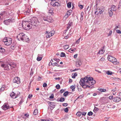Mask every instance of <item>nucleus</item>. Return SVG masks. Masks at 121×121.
<instances>
[{"label": "nucleus", "instance_id": "nucleus-37", "mask_svg": "<svg viewBox=\"0 0 121 121\" xmlns=\"http://www.w3.org/2000/svg\"><path fill=\"white\" fill-rule=\"evenodd\" d=\"M67 7L69 8H70L71 7V3L70 2H69L67 4Z\"/></svg>", "mask_w": 121, "mask_h": 121}, {"label": "nucleus", "instance_id": "nucleus-6", "mask_svg": "<svg viewBox=\"0 0 121 121\" xmlns=\"http://www.w3.org/2000/svg\"><path fill=\"white\" fill-rule=\"evenodd\" d=\"M116 10V6L114 5L112 6L111 8L108 9V13L109 14V16L111 17L112 16L113 13L112 11H115Z\"/></svg>", "mask_w": 121, "mask_h": 121}, {"label": "nucleus", "instance_id": "nucleus-17", "mask_svg": "<svg viewBox=\"0 0 121 121\" xmlns=\"http://www.w3.org/2000/svg\"><path fill=\"white\" fill-rule=\"evenodd\" d=\"M16 65V64L15 63H12L11 62V64H9V65L11 69H12L15 67Z\"/></svg>", "mask_w": 121, "mask_h": 121}, {"label": "nucleus", "instance_id": "nucleus-63", "mask_svg": "<svg viewBox=\"0 0 121 121\" xmlns=\"http://www.w3.org/2000/svg\"><path fill=\"white\" fill-rule=\"evenodd\" d=\"M40 120L42 121H50L49 120L47 119H41Z\"/></svg>", "mask_w": 121, "mask_h": 121}, {"label": "nucleus", "instance_id": "nucleus-32", "mask_svg": "<svg viewBox=\"0 0 121 121\" xmlns=\"http://www.w3.org/2000/svg\"><path fill=\"white\" fill-rule=\"evenodd\" d=\"M99 110V109L97 108L95 106L93 110V111L95 112L98 111Z\"/></svg>", "mask_w": 121, "mask_h": 121}, {"label": "nucleus", "instance_id": "nucleus-44", "mask_svg": "<svg viewBox=\"0 0 121 121\" xmlns=\"http://www.w3.org/2000/svg\"><path fill=\"white\" fill-rule=\"evenodd\" d=\"M24 101V99H22L21 100L20 102L19 103V105H20L22 104V103Z\"/></svg>", "mask_w": 121, "mask_h": 121}, {"label": "nucleus", "instance_id": "nucleus-4", "mask_svg": "<svg viewBox=\"0 0 121 121\" xmlns=\"http://www.w3.org/2000/svg\"><path fill=\"white\" fill-rule=\"evenodd\" d=\"M85 77H87V79L88 80L87 82V83H88L89 85L91 86H94V85L96 83V81L93 79V78L86 76Z\"/></svg>", "mask_w": 121, "mask_h": 121}, {"label": "nucleus", "instance_id": "nucleus-45", "mask_svg": "<svg viewBox=\"0 0 121 121\" xmlns=\"http://www.w3.org/2000/svg\"><path fill=\"white\" fill-rule=\"evenodd\" d=\"M76 48H74L73 49H71V48L69 50V51H70V52H75L76 50Z\"/></svg>", "mask_w": 121, "mask_h": 121}, {"label": "nucleus", "instance_id": "nucleus-7", "mask_svg": "<svg viewBox=\"0 0 121 121\" xmlns=\"http://www.w3.org/2000/svg\"><path fill=\"white\" fill-rule=\"evenodd\" d=\"M87 78V77H85L81 79L80 82V85L82 86H83L84 85H85V84L87 83L88 80L86 78Z\"/></svg>", "mask_w": 121, "mask_h": 121}, {"label": "nucleus", "instance_id": "nucleus-28", "mask_svg": "<svg viewBox=\"0 0 121 121\" xmlns=\"http://www.w3.org/2000/svg\"><path fill=\"white\" fill-rule=\"evenodd\" d=\"M104 52V50L102 49L100 50H99L98 53V54H103Z\"/></svg>", "mask_w": 121, "mask_h": 121}, {"label": "nucleus", "instance_id": "nucleus-2", "mask_svg": "<svg viewBox=\"0 0 121 121\" xmlns=\"http://www.w3.org/2000/svg\"><path fill=\"white\" fill-rule=\"evenodd\" d=\"M19 40H23L24 42H29L30 41L29 38L23 33H21L18 35L17 37Z\"/></svg>", "mask_w": 121, "mask_h": 121}, {"label": "nucleus", "instance_id": "nucleus-53", "mask_svg": "<svg viewBox=\"0 0 121 121\" xmlns=\"http://www.w3.org/2000/svg\"><path fill=\"white\" fill-rule=\"evenodd\" d=\"M105 60V59L104 57H102L101 58L100 60L102 61H104Z\"/></svg>", "mask_w": 121, "mask_h": 121}, {"label": "nucleus", "instance_id": "nucleus-51", "mask_svg": "<svg viewBox=\"0 0 121 121\" xmlns=\"http://www.w3.org/2000/svg\"><path fill=\"white\" fill-rule=\"evenodd\" d=\"M56 87L57 89H59L60 88V86L58 84H57L56 85Z\"/></svg>", "mask_w": 121, "mask_h": 121}, {"label": "nucleus", "instance_id": "nucleus-54", "mask_svg": "<svg viewBox=\"0 0 121 121\" xmlns=\"http://www.w3.org/2000/svg\"><path fill=\"white\" fill-rule=\"evenodd\" d=\"M100 0H96V5H97V4L100 2Z\"/></svg>", "mask_w": 121, "mask_h": 121}, {"label": "nucleus", "instance_id": "nucleus-23", "mask_svg": "<svg viewBox=\"0 0 121 121\" xmlns=\"http://www.w3.org/2000/svg\"><path fill=\"white\" fill-rule=\"evenodd\" d=\"M40 55H38L37 57V60L38 61H40L41 60L42 58V57L40 56Z\"/></svg>", "mask_w": 121, "mask_h": 121}, {"label": "nucleus", "instance_id": "nucleus-36", "mask_svg": "<svg viewBox=\"0 0 121 121\" xmlns=\"http://www.w3.org/2000/svg\"><path fill=\"white\" fill-rule=\"evenodd\" d=\"M69 92L67 91L65 92L64 94L63 95L65 96H66L68 94Z\"/></svg>", "mask_w": 121, "mask_h": 121}, {"label": "nucleus", "instance_id": "nucleus-10", "mask_svg": "<svg viewBox=\"0 0 121 121\" xmlns=\"http://www.w3.org/2000/svg\"><path fill=\"white\" fill-rule=\"evenodd\" d=\"M55 33L54 31L53 30L49 32L48 31H47L46 32L45 34H48V35H46V37L48 38H49L53 35Z\"/></svg>", "mask_w": 121, "mask_h": 121}, {"label": "nucleus", "instance_id": "nucleus-58", "mask_svg": "<svg viewBox=\"0 0 121 121\" xmlns=\"http://www.w3.org/2000/svg\"><path fill=\"white\" fill-rule=\"evenodd\" d=\"M54 97V95L53 94H52L50 96L49 98L51 99H52Z\"/></svg>", "mask_w": 121, "mask_h": 121}, {"label": "nucleus", "instance_id": "nucleus-24", "mask_svg": "<svg viewBox=\"0 0 121 121\" xmlns=\"http://www.w3.org/2000/svg\"><path fill=\"white\" fill-rule=\"evenodd\" d=\"M5 50L0 45V52H5Z\"/></svg>", "mask_w": 121, "mask_h": 121}, {"label": "nucleus", "instance_id": "nucleus-56", "mask_svg": "<svg viewBox=\"0 0 121 121\" xmlns=\"http://www.w3.org/2000/svg\"><path fill=\"white\" fill-rule=\"evenodd\" d=\"M112 33V30H110V31L109 32V34L108 35V36H109L111 35Z\"/></svg>", "mask_w": 121, "mask_h": 121}, {"label": "nucleus", "instance_id": "nucleus-9", "mask_svg": "<svg viewBox=\"0 0 121 121\" xmlns=\"http://www.w3.org/2000/svg\"><path fill=\"white\" fill-rule=\"evenodd\" d=\"M1 67L3 68L5 70L8 71L9 70V67L8 65L9 64H8L7 63L6 64L4 63H3V62H1Z\"/></svg>", "mask_w": 121, "mask_h": 121}, {"label": "nucleus", "instance_id": "nucleus-55", "mask_svg": "<svg viewBox=\"0 0 121 121\" xmlns=\"http://www.w3.org/2000/svg\"><path fill=\"white\" fill-rule=\"evenodd\" d=\"M79 7L80 8V9H82L83 7V6L82 5H78Z\"/></svg>", "mask_w": 121, "mask_h": 121}, {"label": "nucleus", "instance_id": "nucleus-50", "mask_svg": "<svg viewBox=\"0 0 121 121\" xmlns=\"http://www.w3.org/2000/svg\"><path fill=\"white\" fill-rule=\"evenodd\" d=\"M93 114V113L91 111L89 112L88 113V115L89 116Z\"/></svg>", "mask_w": 121, "mask_h": 121}, {"label": "nucleus", "instance_id": "nucleus-22", "mask_svg": "<svg viewBox=\"0 0 121 121\" xmlns=\"http://www.w3.org/2000/svg\"><path fill=\"white\" fill-rule=\"evenodd\" d=\"M6 63L8 64H9H9H11V62L12 61L10 58H8L6 60Z\"/></svg>", "mask_w": 121, "mask_h": 121}, {"label": "nucleus", "instance_id": "nucleus-64", "mask_svg": "<svg viewBox=\"0 0 121 121\" xmlns=\"http://www.w3.org/2000/svg\"><path fill=\"white\" fill-rule=\"evenodd\" d=\"M86 114V112H82V114L83 115L85 116Z\"/></svg>", "mask_w": 121, "mask_h": 121}, {"label": "nucleus", "instance_id": "nucleus-11", "mask_svg": "<svg viewBox=\"0 0 121 121\" xmlns=\"http://www.w3.org/2000/svg\"><path fill=\"white\" fill-rule=\"evenodd\" d=\"M12 107H10L8 103H4L2 107V108L4 110H6Z\"/></svg>", "mask_w": 121, "mask_h": 121}, {"label": "nucleus", "instance_id": "nucleus-49", "mask_svg": "<svg viewBox=\"0 0 121 121\" xmlns=\"http://www.w3.org/2000/svg\"><path fill=\"white\" fill-rule=\"evenodd\" d=\"M50 103V105H52L53 106V107H54L55 105H54V103H53L49 102Z\"/></svg>", "mask_w": 121, "mask_h": 121}, {"label": "nucleus", "instance_id": "nucleus-35", "mask_svg": "<svg viewBox=\"0 0 121 121\" xmlns=\"http://www.w3.org/2000/svg\"><path fill=\"white\" fill-rule=\"evenodd\" d=\"M75 87V86L72 85L70 86V88L72 90L74 91Z\"/></svg>", "mask_w": 121, "mask_h": 121}, {"label": "nucleus", "instance_id": "nucleus-38", "mask_svg": "<svg viewBox=\"0 0 121 121\" xmlns=\"http://www.w3.org/2000/svg\"><path fill=\"white\" fill-rule=\"evenodd\" d=\"M81 38V37H80L75 42V44H78L79 43Z\"/></svg>", "mask_w": 121, "mask_h": 121}, {"label": "nucleus", "instance_id": "nucleus-60", "mask_svg": "<svg viewBox=\"0 0 121 121\" xmlns=\"http://www.w3.org/2000/svg\"><path fill=\"white\" fill-rule=\"evenodd\" d=\"M113 96L112 95L110 96L109 97V99H111V100L112 99H113Z\"/></svg>", "mask_w": 121, "mask_h": 121}, {"label": "nucleus", "instance_id": "nucleus-15", "mask_svg": "<svg viewBox=\"0 0 121 121\" xmlns=\"http://www.w3.org/2000/svg\"><path fill=\"white\" fill-rule=\"evenodd\" d=\"M11 96L13 99H15L17 97V96L16 95L15 93L13 92H11L10 94Z\"/></svg>", "mask_w": 121, "mask_h": 121}, {"label": "nucleus", "instance_id": "nucleus-20", "mask_svg": "<svg viewBox=\"0 0 121 121\" xmlns=\"http://www.w3.org/2000/svg\"><path fill=\"white\" fill-rule=\"evenodd\" d=\"M81 65V62L80 60L77 61L76 63V66L77 67H79Z\"/></svg>", "mask_w": 121, "mask_h": 121}, {"label": "nucleus", "instance_id": "nucleus-31", "mask_svg": "<svg viewBox=\"0 0 121 121\" xmlns=\"http://www.w3.org/2000/svg\"><path fill=\"white\" fill-rule=\"evenodd\" d=\"M38 113V110L37 109H36L34 111L33 114L35 115H37Z\"/></svg>", "mask_w": 121, "mask_h": 121}, {"label": "nucleus", "instance_id": "nucleus-21", "mask_svg": "<svg viewBox=\"0 0 121 121\" xmlns=\"http://www.w3.org/2000/svg\"><path fill=\"white\" fill-rule=\"evenodd\" d=\"M53 3L52 2L51 3V4L53 6H60V4H59V3L57 2H55V3H54L53 4H52Z\"/></svg>", "mask_w": 121, "mask_h": 121}, {"label": "nucleus", "instance_id": "nucleus-13", "mask_svg": "<svg viewBox=\"0 0 121 121\" xmlns=\"http://www.w3.org/2000/svg\"><path fill=\"white\" fill-rule=\"evenodd\" d=\"M12 39L11 38H8V40L5 43V44L7 46L10 45L12 43Z\"/></svg>", "mask_w": 121, "mask_h": 121}, {"label": "nucleus", "instance_id": "nucleus-14", "mask_svg": "<svg viewBox=\"0 0 121 121\" xmlns=\"http://www.w3.org/2000/svg\"><path fill=\"white\" fill-rule=\"evenodd\" d=\"M121 100V98L119 97H114L113 99V101L114 102H119Z\"/></svg>", "mask_w": 121, "mask_h": 121}, {"label": "nucleus", "instance_id": "nucleus-46", "mask_svg": "<svg viewBox=\"0 0 121 121\" xmlns=\"http://www.w3.org/2000/svg\"><path fill=\"white\" fill-rule=\"evenodd\" d=\"M60 55V56L61 57H64L65 55V53L63 52H61Z\"/></svg>", "mask_w": 121, "mask_h": 121}, {"label": "nucleus", "instance_id": "nucleus-27", "mask_svg": "<svg viewBox=\"0 0 121 121\" xmlns=\"http://www.w3.org/2000/svg\"><path fill=\"white\" fill-rule=\"evenodd\" d=\"M98 90L101 92H105L106 91V90L104 89L98 88Z\"/></svg>", "mask_w": 121, "mask_h": 121}, {"label": "nucleus", "instance_id": "nucleus-19", "mask_svg": "<svg viewBox=\"0 0 121 121\" xmlns=\"http://www.w3.org/2000/svg\"><path fill=\"white\" fill-rule=\"evenodd\" d=\"M11 22V19H9L7 20L4 21V24L7 25L9 24Z\"/></svg>", "mask_w": 121, "mask_h": 121}, {"label": "nucleus", "instance_id": "nucleus-5", "mask_svg": "<svg viewBox=\"0 0 121 121\" xmlns=\"http://www.w3.org/2000/svg\"><path fill=\"white\" fill-rule=\"evenodd\" d=\"M108 58L109 61L112 62L113 64L114 65H117L119 63L117 62V59L112 56H108Z\"/></svg>", "mask_w": 121, "mask_h": 121}, {"label": "nucleus", "instance_id": "nucleus-41", "mask_svg": "<svg viewBox=\"0 0 121 121\" xmlns=\"http://www.w3.org/2000/svg\"><path fill=\"white\" fill-rule=\"evenodd\" d=\"M5 88L4 86H3L1 88L0 91H3L4 90Z\"/></svg>", "mask_w": 121, "mask_h": 121}, {"label": "nucleus", "instance_id": "nucleus-52", "mask_svg": "<svg viewBox=\"0 0 121 121\" xmlns=\"http://www.w3.org/2000/svg\"><path fill=\"white\" fill-rule=\"evenodd\" d=\"M116 32L118 34H121V31L119 30H116Z\"/></svg>", "mask_w": 121, "mask_h": 121}, {"label": "nucleus", "instance_id": "nucleus-39", "mask_svg": "<svg viewBox=\"0 0 121 121\" xmlns=\"http://www.w3.org/2000/svg\"><path fill=\"white\" fill-rule=\"evenodd\" d=\"M51 64L52 65H55V66H59V65H58V64L56 63V62H55L53 63H52Z\"/></svg>", "mask_w": 121, "mask_h": 121}, {"label": "nucleus", "instance_id": "nucleus-30", "mask_svg": "<svg viewBox=\"0 0 121 121\" xmlns=\"http://www.w3.org/2000/svg\"><path fill=\"white\" fill-rule=\"evenodd\" d=\"M72 25V23L71 22H69V23L68 25V26L67 27V30H68L70 27L71 25Z\"/></svg>", "mask_w": 121, "mask_h": 121}, {"label": "nucleus", "instance_id": "nucleus-29", "mask_svg": "<svg viewBox=\"0 0 121 121\" xmlns=\"http://www.w3.org/2000/svg\"><path fill=\"white\" fill-rule=\"evenodd\" d=\"M70 15L68 12H67L65 16L64 17H65V19H66Z\"/></svg>", "mask_w": 121, "mask_h": 121}, {"label": "nucleus", "instance_id": "nucleus-25", "mask_svg": "<svg viewBox=\"0 0 121 121\" xmlns=\"http://www.w3.org/2000/svg\"><path fill=\"white\" fill-rule=\"evenodd\" d=\"M77 75V74L76 72L73 73L72 74V78H74Z\"/></svg>", "mask_w": 121, "mask_h": 121}, {"label": "nucleus", "instance_id": "nucleus-43", "mask_svg": "<svg viewBox=\"0 0 121 121\" xmlns=\"http://www.w3.org/2000/svg\"><path fill=\"white\" fill-rule=\"evenodd\" d=\"M65 100V99L64 98L61 97L60 99V102H63Z\"/></svg>", "mask_w": 121, "mask_h": 121}, {"label": "nucleus", "instance_id": "nucleus-34", "mask_svg": "<svg viewBox=\"0 0 121 121\" xmlns=\"http://www.w3.org/2000/svg\"><path fill=\"white\" fill-rule=\"evenodd\" d=\"M8 40V38L7 37L5 38L3 40V41L4 43V44H5V43L6 42L7 40Z\"/></svg>", "mask_w": 121, "mask_h": 121}, {"label": "nucleus", "instance_id": "nucleus-26", "mask_svg": "<svg viewBox=\"0 0 121 121\" xmlns=\"http://www.w3.org/2000/svg\"><path fill=\"white\" fill-rule=\"evenodd\" d=\"M84 15V13L83 12H82L81 14V18L80 20L81 21H82L83 19V16Z\"/></svg>", "mask_w": 121, "mask_h": 121}, {"label": "nucleus", "instance_id": "nucleus-42", "mask_svg": "<svg viewBox=\"0 0 121 121\" xmlns=\"http://www.w3.org/2000/svg\"><path fill=\"white\" fill-rule=\"evenodd\" d=\"M64 48L65 49H67L69 48V46L68 45H66L64 47Z\"/></svg>", "mask_w": 121, "mask_h": 121}, {"label": "nucleus", "instance_id": "nucleus-40", "mask_svg": "<svg viewBox=\"0 0 121 121\" xmlns=\"http://www.w3.org/2000/svg\"><path fill=\"white\" fill-rule=\"evenodd\" d=\"M81 113L80 112H78L76 114L77 116L80 117L81 115Z\"/></svg>", "mask_w": 121, "mask_h": 121}, {"label": "nucleus", "instance_id": "nucleus-16", "mask_svg": "<svg viewBox=\"0 0 121 121\" xmlns=\"http://www.w3.org/2000/svg\"><path fill=\"white\" fill-rule=\"evenodd\" d=\"M98 9L99 11V13L100 14H102L104 10V8L103 7H100Z\"/></svg>", "mask_w": 121, "mask_h": 121}, {"label": "nucleus", "instance_id": "nucleus-61", "mask_svg": "<svg viewBox=\"0 0 121 121\" xmlns=\"http://www.w3.org/2000/svg\"><path fill=\"white\" fill-rule=\"evenodd\" d=\"M32 95L29 94L28 95V98H30L32 97Z\"/></svg>", "mask_w": 121, "mask_h": 121}, {"label": "nucleus", "instance_id": "nucleus-59", "mask_svg": "<svg viewBox=\"0 0 121 121\" xmlns=\"http://www.w3.org/2000/svg\"><path fill=\"white\" fill-rule=\"evenodd\" d=\"M5 14V12H3L0 13V15H1V16H3Z\"/></svg>", "mask_w": 121, "mask_h": 121}, {"label": "nucleus", "instance_id": "nucleus-18", "mask_svg": "<svg viewBox=\"0 0 121 121\" xmlns=\"http://www.w3.org/2000/svg\"><path fill=\"white\" fill-rule=\"evenodd\" d=\"M82 86L84 88H86L88 87L91 89L94 88V86H91L90 85H86V84H85V85H84L83 86Z\"/></svg>", "mask_w": 121, "mask_h": 121}, {"label": "nucleus", "instance_id": "nucleus-12", "mask_svg": "<svg viewBox=\"0 0 121 121\" xmlns=\"http://www.w3.org/2000/svg\"><path fill=\"white\" fill-rule=\"evenodd\" d=\"M13 82L14 83L19 84L20 83V79L18 77H15L13 79Z\"/></svg>", "mask_w": 121, "mask_h": 121}, {"label": "nucleus", "instance_id": "nucleus-62", "mask_svg": "<svg viewBox=\"0 0 121 121\" xmlns=\"http://www.w3.org/2000/svg\"><path fill=\"white\" fill-rule=\"evenodd\" d=\"M63 105L64 106H66L67 105V104L66 103H64L63 104Z\"/></svg>", "mask_w": 121, "mask_h": 121}, {"label": "nucleus", "instance_id": "nucleus-47", "mask_svg": "<svg viewBox=\"0 0 121 121\" xmlns=\"http://www.w3.org/2000/svg\"><path fill=\"white\" fill-rule=\"evenodd\" d=\"M64 111L65 112H67L68 111V108L67 107L64 110Z\"/></svg>", "mask_w": 121, "mask_h": 121}, {"label": "nucleus", "instance_id": "nucleus-57", "mask_svg": "<svg viewBox=\"0 0 121 121\" xmlns=\"http://www.w3.org/2000/svg\"><path fill=\"white\" fill-rule=\"evenodd\" d=\"M47 84L46 83H44L43 85V86L44 87H47Z\"/></svg>", "mask_w": 121, "mask_h": 121}, {"label": "nucleus", "instance_id": "nucleus-48", "mask_svg": "<svg viewBox=\"0 0 121 121\" xmlns=\"http://www.w3.org/2000/svg\"><path fill=\"white\" fill-rule=\"evenodd\" d=\"M16 95H17V97L20 95V93L19 92H17V93H15Z\"/></svg>", "mask_w": 121, "mask_h": 121}, {"label": "nucleus", "instance_id": "nucleus-8", "mask_svg": "<svg viewBox=\"0 0 121 121\" xmlns=\"http://www.w3.org/2000/svg\"><path fill=\"white\" fill-rule=\"evenodd\" d=\"M43 19L45 21H46L49 22H52L53 20L52 17L49 16H45L43 17Z\"/></svg>", "mask_w": 121, "mask_h": 121}, {"label": "nucleus", "instance_id": "nucleus-1", "mask_svg": "<svg viewBox=\"0 0 121 121\" xmlns=\"http://www.w3.org/2000/svg\"><path fill=\"white\" fill-rule=\"evenodd\" d=\"M19 28H21L22 26L26 30H29L31 28V26L30 24V21L27 22L23 21L22 23H20L19 24Z\"/></svg>", "mask_w": 121, "mask_h": 121}, {"label": "nucleus", "instance_id": "nucleus-33", "mask_svg": "<svg viewBox=\"0 0 121 121\" xmlns=\"http://www.w3.org/2000/svg\"><path fill=\"white\" fill-rule=\"evenodd\" d=\"M113 73L110 71H108L106 72V73L108 75H111Z\"/></svg>", "mask_w": 121, "mask_h": 121}, {"label": "nucleus", "instance_id": "nucleus-3", "mask_svg": "<svg viewBox=\"0 0 121 121\" xmlns=\"http://www.w3.org/2000/svg\"><path fill=\"white\" fill-rule=\"evenodd\" d=\"M30 23L31 26H33L37 27L39 25V22L37 17H33L30 21Z\"/></svg>", "mask_w": 121, "mask_h": 121}]
</instances>
